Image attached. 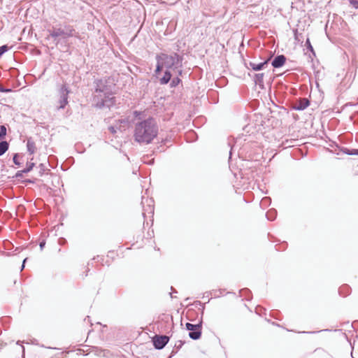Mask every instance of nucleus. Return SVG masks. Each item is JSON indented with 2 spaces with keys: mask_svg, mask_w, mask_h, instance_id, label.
Here are the masks:
<instances>
[{
  "mask_svg": "<svg viewBox=\"0 0 358 358\" xmlns=\"http://www.w3.org/2000/svg\"><path fill=\"white\" fill-rule=\"evenodd\" d=\"M158 128L152 118L137 123L134 129V139L140 143H150L157 136Z\"/></svg>",
  "mask_w": 358,
  "mask_h": 358,
  "instance_id": "f257e3e1",
  "label": "nucleus"
},
{
  "mask_svg": "<svg viewBox=\"0 0 358 358\" xmlns=\"http://www.w3.org/2000/svg\"><path fill=\"white\" fill-rule=\"evenodd\" d=\"M106 83V80H99L96 82L95 92L96 94L93 99L94 106L97 108H110L115 104V98L110 94V89Z\"/></svg>",
  "mask_w": 358,
  "mask_h": 358,
  "instance_id": "f03ea898",
  "label": "nucleus"
},
{
  "mask_svg": "<svg viewBox=\"0 0 358 358\" xmlns=\"http://www.w3.org/2000/svg\"><path fill=\"white\" fill-rule=\"evenodd\" d=\"M159 57L166 71H173V73H176V76L182 74V58L178 55L161 54L159 55Z\"/></svg>",
  "mask_w": 358,
  "mask_h": 358,
  "instance_id": "7ed1b4c3",
  "label": "nucleus"
},
{
  "mask_svg": "<svg viewBox=\"0 0 358 358\" xmlns=\"http://www.w3.org/2000/svg\"><path fill=\"white\" fill-rule=\"evenodd\" d=\"M186 329L189 331V336L193 340H197L201 335V322L198 324H192L191 323H186Z\"/></svg>",
  "mask_w": 358,
  "mask_h": 358,
  "instance_id": "20e7f679",
  "label": "nucleus"
},
{
  "mask_svg": "<svg viewBox=\"0 0 358 358\" xmlns=\"http://www.w3.org/2000/svg\"><path fill=\"white\" fill-rule=\"evenodd\" d=\"M69 91L68 90V88L63 85L60 90H59V109H63L65 108V106L68 103V95H69Z\"/></svg>",
  "mask_w": 358,
  "mask_h": 358,
  "instance_id": "39448f33",
  "label": "nucleus"
},
{
  "mask_svg": "<svg viewBox=\"0 0 358 358\" xmlns=\"http://www.w3.org/2000/svg\"><path fill=\"white\" fill-rule=\"evenodd\" d=\"M169 338L166 336H155L153 338V344L156 349H162L169 342Z\"/></svg>",
  "mask_w": 358,
  "mask_h": 358,
  "instance_id": "423d86ee",
  "label": "nucleus"
},
{
  "mask_svg": "<svg viewBox=\"0 0 358 358\" xmlns=\"http://www.w3.org/2000/svg\"><path fill=\"white\" fill-rule=\"evenodd\" d=\"M50 36L57 39L59 37H61L62 39H66L72 36V31L70 30L69 31H65L62 29H54L51 33Z\"/></svg>",
  "mask_w": 358,
  "mask_h": 358,
  "instance_id": "0eeeda50",
  "label": "nucleus"
},
{
  "mask_svg": "<svg viewBox=\"0 0 358 358\" xmlns=\"http://www.w3.org/2000/svg\"><path fill=\"white\" fill-rule=\"evenodd\" d=\"M286 57L283 55H278L272 61L271 64L274 68H280L284 65Z\"/></svg>",
  "mask_w": 358,
  "mask_h": 358,
  "instance_id": "6e6552de",
  "label": "nucleus"
},
{
  "mask_svg": "<svg viewBox=\"0 0 358 358\" xmlns=\"http://www.w3.org/2000/svg\"><path fill=\"white\" fill-rule=\"evenodd\" d=\"M174 76H176V73H173V71L166 70L164 76L160 79V83L162 85L167 84L170 81L171 77Z\"/></svg>",
  "mask_w": 358,
  "mask_h": 358,
  "instance_id": "1a4fd4ad",
  "label": "nucleus"
},
{
  "mask_svg": "<svg viewBox=\"0 0 358 358\" xmlns=\"http://www.w3.org/2000/svg\"><path fill=\"white\" fill-rule=\"evenodd\" d=\"M27 151L31 155H32L35 152V150H36L35 143L34 142V141L32 140L31 138H29L27 139Z\"/></svg>",
  "mask_w": 358,
  "mask_h": 358,
  "instance_id": "9d476101",
  "label": "nucleus"
},
{
  "mask_svg": "<svg viewBox=\"0 0 358 358\" xmlns=\"http://www.w3.org/2000/svg\"><path fill=\"white\" fill-rule=\"evenodd\" d=\"M268 62V60L264 61V62H261L259 64L250 63V66L254 71H259L261 70L264 64Z\"/></svg>",
  "mask_w": 358,
  "mask_h": 358,
  "instance_id": "9b49d317",
  "label": "nucleus"
},
{
  "mask_svg": "<svg viewBox=\"0 0 358 358\" xmlns=\"http://www.w3.org/2000/svg\"><path fill=\"white\" fill-rule=\"evenodd\" d=\"M309 105V101L307 99H304L303 101L300 102L294 108L297 110H304Z\"/></svg>",
  "mask_w": 358,
  "mask_h": 358,
  "instance_id": "f8f14e48",
  "label": "nucleus"
},
{
  "mask_svg": "<svg viewBox=\"0 0 358 358\" xmlns=\"http://www.w3.org/2000/svg\"><path fill=\"white\" fill-rule=\"evenodd\" d=\"M8 149V143L6 141L0 142V156L3 155Z\"/></svg>",
  "mask_w": 358,
  "mask_h": 358,
  "instance_id": "ddd939ff",
  "label": "nucleus"
},
{
  "mask_svg": "<svg viewBox=\"0 0 358 358\" xmlns=\"http://www.w3.org/2000/svg\"><path fill=\"white\" fill-rule=\"evenodd\" d=\"M156 59H157V66H156V70H155V73H159L162 69H164V66H163V64L162 63V61L160 60L159 59V55H157L156 57Z\"/></svg>",
  "mask_w": 358,
  "mask_h": 358,
  "instance_id": "4468645a",
  "label": "nucleus"
},
{
  "mask_svg": "<svg viewBox=\"0 0 358 358\" xmlns=\"http://www.w3.org/2000/svg\"><path fill=\"white\" fill-rule=\"evenodd\" d=\"M264 76V75L262 73L255 74V83L259 84V85H262L263 84Z\"/></svg>",
  "mask_w": 358,
  "mask_h": 358,
  "instance_id": "2eb2a0df",
  "label": "nucleus"
},
{
  "mask_svg": "<svg viewBox=\"0 0 358 358\" xmlns=\"http://www.w3.org/2000/svg\"><path fill=\"white\" fill-rule=\"evenodd\" d=\"M6 135V128L4 125L0 126V139H2Z\"/></svg>",
  "mask_w": 358,
  "mask_h": 358,
  "instance_id": "dca6fc26",
  "label": "nucleus"
},
{
  "mask_svg": "<svg viewBox=\"0 0 358 358\" xmlns=\"http://www.w3.org/2000/svg\"><path fill=\"white\" fill-rule=\"evenodd\" d=\"M179 76H176V78H173L172 81H171V85L172 87H175L176 86L180 81V78H178Z\"/></svg>",
  "mask_w": 358,
  "mask_h": 358,
  "instance_id": "f3484780",
  "label": "nucleus"
},
{
  "mask_svg": "<svg viewBox=\"0 0 358 358\" xmlns=\"http://www.w3.org/2000/svg\"><path fill=\"white\" fill-rule=\"evenodd\" d=\"M306 45L307 47V48L310 51L312 52L313 53H314V50H313V48L310 43V39L308 38L306 41Z\"/></svg>",
  "mask_w": 358,
  "mask_h": 358,
  "instance_id": "a211bd4d",
  "label": "nucleus"
},
{
  "mask_svg": "<svg viewBox=\"0 0 358 358\" xmlns=\"http://www.w3.org/2000/svg\"><path fill=\"white\" fill-rule=\"evenodd\" d=\"M34 166V163H30L27 164V168L22 171V172L24 173L29 172L33 169Z\"/></svg>",
  "mask_w": 358,
  "mask_h": 358,
  "instance_id": "6ab92c4d",
  "label": "nucleus"
},
{
  "mask_svg": "<svg viewBox=\"0 0 358 358\" xmlns=\"http://www.w3.org/2000/svg\"><path fill=\"white\" fill-rule=\"evenodd\" d=\"M352 6L353 8L357 9L358 8V1L357 0H348Z\"/></svg>",
  "mask_w": 358,
  "mask_h": 358,
  "instance_id": "aec40b11",
  "label": "nucleus"
},
{
  "mask_svg": "<svg viewBox=\"0 0 358 358\" xmlns=\"http://www.w3.org/2000/svg\"><path fill=\"white\" fill-rule=\"evenodd\" d=\"M349 155H358V150H352L350 152H347Z\"/></svg>",
  "mask_w": 358,
  "mask_h": 358,
  "instance_id": "412c9836",
  "label": "nucleus"
},
{
  "mask_svg": "<svg viewBox=\"0 0 358 358\" xmlns=\"http://www.w3.org/2000/svg\"><path fill=\"white\" fill-rule=\"evenodd\" d=\"M108 129L110 130V131L112 133V134H115L117 132V130L115 129V127L113 126H110L108 127Z\"/></svg>",
  "mask_w": 358,
  "mask_h": 358,
  "instance_id": "4be33fe9",
  "label": "nucleus"
},
{
  "mask_svg": "<svg viewBox=\"0 0 358 358\" xmlns=\"http://www.w3.org/2000/svg\"><path fill=\"white\" fill-rule=\"evenodd\" d=\"M17 155L16 154V155H14V157H13V162H14L16 165H20V163H19V162L17 161Z\"/></svg>",
  "mask_w": 358,
  "mask_h": 358,
  "instance_id": "5701e85b",
  "label": "nucleus"
},
{
  "mask_svg": "<svg viewBox=\"0 0 358 358\" xmlns=\"http://www.w3.org/2000/svg\"><path fill=\"white\" fill-rule=\"evenodd\" d=\"M45 245V241H42V242L40 243L39 246H40L41 250H43V248H44Z\"/></svg>",
  "mask_w": 358,
  "mask_h": 358,
  "instance_id": "b1692460",
  "label": "nucleus"
},
{
  "mask_svg": "<svg viewBox=\"0 0 358 358\" xmlns=\"http://www.w3.org/2000/svg\"><path fill=\"white\" fill-rule=\"evenodd\" d=\"M10 90H8V89H4V88H2V87H0V92H10Z\"/></svg>",
  "mask_w": 358,
  "mask_h": 358,
  "instance_id": "393cba45",
  "label": "nucleus"
},
{
  "mask_svg": "<svg viewBox=\"0 0 358 358\" xmlns=\"http://www.w3.org/2000/svg\"><path fill=\"white\" fill-rule=\"evenodd\" d=\"M26 261H27V258H25L23 260L22 265V267H21V271L24 268V263H25Z\"/></svg>",
  "mask_w": 358,
  "mask_h": 358,
  "instance_id": "a878e982",
  "label": "nucleus"
}]
</instances>
